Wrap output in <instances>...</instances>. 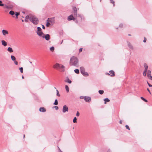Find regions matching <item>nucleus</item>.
<instances>
[{
  "label": "nucleus",
  "instance_id": "obj_1",
  "mask_svg": "<svg viewBox=\"0 0 152 152\" xmlns=\"http://www.w3.org/2000/svg\"><path fill=\"white\" fill-rule=\"evenodd\" d=\"M28 19H29L30 21L35 25H37L39 23V20L38 18L34 15L29 14V15L26 16L24 21L26 22H28Z\"/></svg>",
  "mask_w": 152,
  "mask_h": 152
},
{
  "label": "nucleus",
  "instance_id": "obj_2",
  "mask_svg": "<svg viewBox=\"0 0 152 152\" xmlns=\"http://www.w3.org/2000/svg\"><path fill=\"white\" fill-rule=\"evenodd\" d=\"M70 65L78 67H79L78 60L75 57H72L70 59L69 62Z\"/></svg>",
  "mask_w": 152,
  "mask_h": 152
},
{
  "label": "nucleus",
  "instance_id": "obj_3",
  "mask_svg": "<svg viewBox=\"0 0 152 152\" xmlns=\"http://www.w3.org/2000/svg\"><path fill=\"white\" fill-rule=\"evenodd\" d=\"M53 67L57 69H60L61 72H64L65 71V66L64 65L58 63H56L53 66Z\"/></svg>",
  "mask_w": 152,
  "mask_h": 152
},
{
  "label": "nucleus",
  "instance_id": "obj_4",
  "mask_svg": "<svg viewBox=\"0 0 152 152\" xmlns=\"http://www.w3.org/2000/svg\"><path fill=\"white\" fill-rule=\"evenodd\" d=\"M53 67L57 69H60L61 72H64L65 71V66L64 65L58 63H56L53 66Z\"/></svg>",
  "mask_w": 152,
  "mask_h": 152
},
{
  "label": "nucleus",
  "instance_id": "obj_5",
  "mask_svg": "<svg viewBox=\"0 0 152 152\" xmlns=\"http://www.w3.org/2000/svg\"><path fill=\"white\" fill-rule=\"evenodd\" d=\"M80 70L81 74L84 76H88V74L86 72H85V69L84 68L81 66L80 67Z\"/></svg>",
  "mask_w": 152,
  "mask_h": 152
},
{
  "label": "nucleus",
  "instance_id": "obj_6",
  "mask_svg": "<svg viewBox=\"0 0 152 152\" xmlns=\"http://www.w3.org/2000/svg\"><path fill=\"white\" fill-rule=\"evenodd\" d=\"M76 18L80 22H81L84 19V17L83 15H81L80 14H78L77 15H76L75 16Z\"/></svg>",
  "mask_w": 152,
  "mask_h": 152
},
{
  "label": "nucleus",
  "instance_id": "obj_7",
  "mask_svg": "<svg viewBox=\"0 0 152 152\" xmlns=\"http://www.w3.org/2000/svg\"><path fill=\"white\" fill-rule=\"evenodd\" d=\"M37 29L36 33L38 35L39 37H42V35H44V34L42 31V29L40 27H38Z\"/></svg>",
  "mask_w": 152,
  "mask_h": 152
},
{
  "label": "nucleus",
  "instance_id": "obj_8",
  "mask_svg": "<svg viewBox=\"0 0 152 152\" xmlns=\"http://www.w3.org/2000/svg\"><path fill=\"white\" fill-rule=\"evenodd\" d=\"M54 17L48 18L47 21H48L52 25H53L55 23Z\"/></svg>",
  "mask_w": 152,
  "mask_h": 152
},
{
  "label": "nucleus",
  "instance_id": "obj_9",
  "mask_svg": "<svg viewBox=\"0 0 152 152\" xmlns=\"http://www.w3.org/2000/svg\"><path fill=\"white\" fill-rule=\"evenodd\" d=\"M42 37L43 38H45V40L47 41H49L50 39V36L49 34H46L43 35L42 36Z\"/></svg>",
  "mask_w": 152,
  "mask_h": 152
},
{
  "label": "nucleus",
  "instance_id": "obj_10",
  "mask_svg": "<svg viewBox=\"0 0 152 152\" xmlns=\"http://www.w3.org/2000/svg\"><path fill=\"white\" fill-rule=\"evenodd\" d=\"M73 12L72 13L74 15V16H75L76 15H77V8L75 6H74L72 7Z\"/></svg>",
  "mask_w": 152,
  "mask_h": 152
},
{
  "label": "nucleus",
  "instance_id": "obj_11",
  "mask_svg": "<svg viewBox=\"0 0 152 152\" xmlns=\"http://www.w3.org/2000/svg\"><path fill=\"white\" fill-rule=\"evenodd\" d=\"M76 20V18L73 16V15H71L69 16L67 18L68 20L70 21L72 20Z\"/></svg>",
  "mask_w": 152,
  "mask_h": 152
},
{
  "label": "nucleus",
  "instance_id": "obj_12",
  "mask_svg": "<svg viewBox=\"0 0 152 152\" xmlns=\"http://www.w3.org/2000/svg\"><path fill=\"white\" fill-rule=\"evenodd\" d=\"M69 109L67 106L66 105H64L63 107L62 112L63 113H65L66 112H68Z\"/></svg>",
  "mask_w": 152,
  "mask_h": 152
},
{
  "label": "nucleus",
  "instance_id": "obj_13",
  "mask_svg": "<svg viewBox=\"0 0 152 152\" xmlns=\"http://www.w3.org/2000/svg\"><path fill=\"white\" fill-rule=\"evenodd\" d=\"M127 46L128 47L131 49L133 50L134 49L131 43L129 41H127Z\"/></svg>",
  "mask_w": 152,
  "mask_h": 152
},
{
  "label": "nucleus",
  "instance_id": "obj_14",
  "mask_svg": "<svg viewBox=\"0 0 152 152\" xmlns=\"http://www.w3.org/2000/svg\"><path fill=\"white\" fill-rule=\"evenodd\" d=\"M85 101L87 102H90L91 101V98L89 96H86L84 99Z\"/></svg>",
  "mask_w": 152,
  "mask_h": 152
},
{
  "label": "nucleus",
  "instance_id": "obj_15",
  "mask_svg": "<svg viewBox=\"0 0 152 152\" xmlns=\"http://www.w3.org/2000/svg\"><path fill=\"white\" fill-rule=\"evenodd\" d=\"M65 82L66 83H68L69 84L72 83V81L69 80L68 77H66V79L64 80Z\"/></svg>",
  "mask_w": 152,
  "mask_h": 152
},
{
  "label": "nucleus",
  "instance_id": "obj_16",
  "mask_svg": "<svg viewBox=\"0 0 152 152\" xmlns=\"http://www.w3.org/2000/svg\"><path fill=\"white\" fill-rule=\"evenodd\" d=\"M144 66L145 68L144 71L147 72V71L148 70V65L146 63H144Z\"/></svg>",
  "mask_w": 152,
  "mask_h": 152
},
{
  "label": "nucleus",
  "instance_id": "obj_17",
  "mask_svg": "<svg viewBox=\"0 0 152 152\" xmlns=\"http://www.w3.org/2000/svg\"><path fill=\"white\" fill-rule=\"evenodd\" d=\"M39 111L40 112L44 113L46 111V110L44 107H41L39 109Z\"/></svg>",
  "mask_w": 152,
  "mask_h": 152
},
{
  "label": "nucleus",
  "instance_id": "obj_18",
  "mask_svg": "<svg viewBox=\"0 0 152 152\" xmlns=\"http://www.w3.org/2000/svg\"><path fill=\"white\" fill-rule=\"evenodd\" d=\"M109 72L111 76L113 77L115 76V72L113 70H110L109 71Z\"/></svg>",
  "mask_w": 152,
  "mask_h": 152
},
{
  "label": "nucleus",
  "instance_id": "obj_19",
  "mask_svg": "<svg viewBox=\"0 0 152 152\" xmlns=\"http://www.w3.org/2000/svg\"><path fill=\"white\" fill-rule=\"evenodd\" d=\"M2 33L3 34L4 36L6 34H8V31L7 30L4 29H3L2 30Z\"/></svg>",
  "mask_w": 152,
  "mask_h": 152
},
{
  "label": "nucleus",
  "instance_id": "obj_20",
  "mask_svg": "<svg viewBox=\"0 0 152 152\" xmlns=\"http://www.w3.org/2000/svg\"><path fill=\"white\" fill-rule=\"evenodd\" d=\"M2 44L4 46H6L7 45V43L4 40H3L1 41Z\"/></svg>",
  "mask_w": 152,
  "mask_h": 152
},
{
  "label": "nucleus",
  "instance_id": "obj_21",
  "mask_svg": "<svg viewBox=\"0 0 152 152\" xmlns=\"http://www.w3.org/2000/svg\"><path fill=\"white\" fill-rule=\"evenodd\" d=\"M104 103L105 104H106L107 102H109L110 101V99L108 98H106L104 99Z\"/></svg>",
  "mask_w": 152,
  "mask_h": 152
},
{
  "label": "nucleus",
  "instance_id": "obj_22",
  "mask_svg": "<svg viewBox=\"0 0 152 152\" xmlns=\"http://www.w3.org/2000/svg\"><path fill=\"white\" fill-rule=\"evenodd\" d=\"M7 51L10 53H12L13 52V50L12 48L11 47H9L7 48Z\"/></svg>",
  "mask_w": 152,
  "mask_h": 152
},
{
  "label": "nucleus",
  "instance_id": "obj_23",
  "mask_svg": "<svg viewBox=\"0 0 152 152\" xmlns=\"http://www.w3.org/2000/svg\"><path fill=\"white\" fill-rule=\"evenodd\" d=\"M147 77H149V76H150L151 75V72L150 70H148L147 71Z\"/></svg>",
  "mask_w": 152,
  "mask_h": 152
},
{
  "label": "nucleus",
  "instance_id": "obj_24",
  "mask_svg": "<svg viewBox=\"0 0 152 152\" xmlns=\"http://www.w3.org/2000/svg\"><path fill=\"white\" fill-rule=\"evenodd\" d=\"M11 58L12 60L13 61L16 60V58L14 56L11 55Z\"/></svg>",
  "mask_w": 152,
  "mask_h": 152
},
{
  "label": "nucleus",
  "instance_id": "obj_25",
  "mask_svg": "<svg viewBox=\"0 0 152 152\" xmlns=\"http://www.w3.org/2000/svg\"><path fill=\"white\" fill-rule=\"evenodd\" d=\"M9 14L12 15H13L15 13L14 11L11 10L10 11Z\"/></svg>",
  "mask_w": 152,
  "mask_h": 152
},
{
  "label": "nucleus",
  "instance_id": "obj_26",
  "mask_svg": "<svg viewBox=\"0 0 152 152\" xmlns=\"http://www.w3.org/2000/svg\"><path fill=\"white\" fill-rule=\"evenodd\" d=\"M58 100L57 99H56L55 100V102L54 103H53V104L54 105H57L58 104Z\"/></svg>",
  "mask_w": 152,
  "mask_h": 152
},
{
  "label": "nucleus",
  "instance_id": "obj_27",
  "mask_svg": "<svg viewBox=\"0 0 152 152\" xmlns=\"http://www.w3.org/2000/svg\"><path fill=\"white\" fill-rule=\"evenodd\" d=\"M51 25V24L48 21H47L46 26L47 27H48L50 25Z\"/></svg>",
  "mask_w": 152,
  "mask_h": 152
},
{
  "label": "nucleus",
  "instance_id": "obj_28",
  "mask_svg": "<svg viewBox=\"0 0 152 152\" xmlns=\"http://www.w3.org/2000/svg\"><path fill=\"white\" fill-rule=\"evenodd\" d=\"M98 92L100 94L102 95L104 93V91L102 90H100L98 91Z\"/></svg>",
  "mask_w": 152,
  "mask_h": 152
},
{
  "label": "nucleus",
  "instance_id": "obj_29",
  "mask_svg": "<svg viewBox=\"0 0 152 152\" xmlns=\"http://www.w3.org/2000/svg\"><path fill=\"white\" fill-rule=\"evenodd\" d=\"M76 74H79V70L78 69H76L74 70Z\"/></svg>",
  "mask_w": 152,
  "mask_h": 152
},
{
  "label": "nucleus",
  "instance_id": "obj_30",
  "mask_svg": "<svg viewBox=\"0 0 152 152\" xmlns=\"http://www.w3.org/2000/svg\"><path fill=\"white\" fill-rule=\"evenodd\" d=\"M65 88L66 89V91H67V92H68L69 91V88L68 86L66 85L65 86Z\"/></svg>",
  "mask_w": 152,
  "mask_h": 152
},
{
  "label": "nucleus",
  "instance_id": "obj_31",
  "mask_svg": "<svg viewBox=\"0 0 152 152\" xmlns=\"http://www.w3.org/2000/svg\"><path fill=\"white\" fill-rule=\"evenodd\" d=\"M50 49L51 51L53 52L55 48L53 46H52L50 48Z\"/></svg>",
  "mask_w": 152,
  "mask_h": 152
},
{
  "label": "nucleus",
  "instance_id": "obj_32",
  "mask_svg": "<svg viewBox=\"0 0 152 152\" xmlns=\"http://www.w3.org/2000/svg\"><path fill=\"white\" fill-rule=\"evenodd\" d=\"M140 98L141 99H142V100L144 101L145 102H148V100L147 99H145V98H144L143 97H140Z\"/></svg>",
  "mask_w": 152,
  "mask_h": 152
},
{
  "label": "nucleus",
  "instance_id": "obj_33",
  "mask_svg": "<svg viewBox=\"0 0 152 152\" xmlns=\"http://www.w3.org/2000/svg\"><path fill=\"white\" fill-rule=\"evenodd\" d=\"M20 15V13L19 12H15V15L16 16V18H18V16Z\"/></svg>",
  "mask_w": 152,
  "mask_h": 152
},
{
  "label": "nucleus",
  "instance_id": "obj_34",
  "mask_svg": "<svg viewBox=\"0 0 152 152\" xmlns=\"http://www.w3.org/2000/svg\"><path fill=\"white\" fill-rule=\"evenodd\" d=\"M77 118L76 117H75L73 119V122L74 123H76L77 122Z\"/></svg>",
  "mask_w": 152,
  "mask_h": 152
},
{
  "label": "nucleus",
  "instance_id": "obj_35",
  "mask_svg": "<svg viewBox=\"0 0 152 152\" xmlns=\"http://www.w3.org/2000/svg\"><path fill=\"white\" fill-rule=\"evenodd\" d=\"M110 2L111 3L113 4V6H115V1L113 0H110Z\"/></svg>",
  "mask_w": 152,
  "mask_h": 152
},
{
  "label": "nucleus",
  "instance_id": "obj_36",
  "mask_svg": "<svg viewBox=\"0 0 152 152\" xmlns=\"http://www.w3.org/2000/svg\"><path fill=\"white\" fill-rule=\"evenodd\" d=\"M56 95L58 96H60V94H59V92L58 90L56 89Z\"/></svg>",
  "mask_w": 152,
  "mask_h": 152
},
{
  "label": "nucleus",
  "instance_id": "obj_37",
  "mask_svg": "<svg viewBox=\"0 0 152 152\" xmlns=\"http://www.w3.org/2000/svg\"><path fill=\"white\" fill-rule=\"evenodd\" d=\"M19 69L20 70V72L21 73H22L23 72V67H21L20 68H19Z\"/></svg>",
  "mask_w": 152,
  "mask_h": 152
},
{
  "label": "nucleus",
  "instance_id": "obj_38",
  "mask_svg": "<svg viewBox=\"0 0 152 152\" xmlns=\"http://www.w3.org/2000/svg\"><path fill=\"white\" fill-rule=\"evenodd\" d=\"M86 96H82L80 97V99H85V98L86 97Z\"/></svg>",
  "mask_w": 152,
  "mask_h": 152
},
{
  "label": "nucleus",
  "instance_id": "obj_39",
  "mask_svg": "<svg viewBox=\"0 0 152 152\" xmlns=\"http://www.w3.org/2000/svg\"><path fill=\"white\" fill-rule=\"evenodd\" d=\"M147 72H145L144 71L143 72V75L144 76H146L147 75Z\"/></svg>",
  "mask_w": 152,
  "mask_h": 152
},
{
  "label": "nucleus",
  "instance_id": "obj_40",
  "mask_svg": "<svg viewBox=\"0 0 152 152\" xmlns=\"http://www.w3.org/2000/svg\"><path fill=\"white\" fill-rule=\"evenodd\" d=\"M125 127H126V129H128L129 130H130V128H129V126L128 125H126L125 126Z\"/></svg>",
  "mask_w": 152,
  "mask_h": 152
},
{
  "label": "nucleus",
  "instance_id": "obj_41",
  "mask_svg": "<svg viewBox=\"0 0 152 152\" xmlns=\"http://www.w3.org/2000/svg\"><path fill=\"white\" fill-rule=\"evenodd\" d=\"M119 27L120 28H122L123 27V24L122 23H120L119 25Z\"/></svg>",
  "mask_w": 152,
  "mask_h": 152
},
{
  "label": "nucleus",
  "instance_id": "obj_42",
  "mask_svg": "<svg viewBox=\"0 0 152 152\" xmlns=\"http://www.w3.org/2000/svg\"><path fill=\"white\" fill-rule=\"evenodd\" d=\"M80 115V113L77 111V112L76 115L77 117H78Z\"/></svg>",
  "mask_w": 152,
  "mask_h": 152
},
{
  "label": "nucleus",
  "instance_id": "obj_43",
  "mask_svg": "<svg viewBox=\"0 0 152 152\" xmlns=\"http://www.w3.org/2000/svg\"><path fill=\"white\" fill-rule=\"evenodd\" d=\"M82 49H83V48H80L79 50V53H80L81 52H82Z\"/></svg>",
  "mask_w": 152,
  "mask_h": 152
},
{
  "label": "nucleus",
  "instance_id": "obj_44",
  "mask_svg": "<svg viewBox=\"0 0 152 152\" xmlns=\"http://www.w3.org/2000/svg\"><path fill=\"white\" fill-rule=\"evenodd\" d=\"M14 61V62L15 63V64L16 65H18V62L16 61Z\"/></svg>",
  "mask_w": 152,
  "mask_h": 152
},
{
  "label": "nucleus",
  "instance_id": "obj_45",
  "mask_svg": "<svg viewBox=\"0 0 152 152\" xmlns=\"http://www.w3.org/2000/svg\"><path fill=\"white\" fill-rule=\"evenodd\" d=\"M146 40H147V39L146 38H145V37H144V40H143V42H146Z\"/></svg>",
  "mask_w": 152,
  "mask_h": 152
},
{
  "label": "nucleus",
  "instance_id": "obj_46",
  "mask_svg": "<svg viewBox=\"0 0 152 152\" xmlns=\"http://www.w3.org/2000/svg\"><path fill=\"white\" fill-rule=\"evenodd\" d=\"M54 107L55 108L56 110H57L58 109V107L57 106H54Z\"/></svg>",
  "mask_w": 152,
  "mask_h": 152
},
{
  "label": "nucleus",
  "instance_id": "obj_47",
  "mask_svg": "<svg viewBox=\"0 0 152 152\" xmlns=\"http://www.w3.org/2000/svg\"><path fill=\"white\" fill-rule=\"evenodd\" d=\"M79 22H80V21H79L78 20H77L75 21V22L76 23H79Z\"/></svg>",
  "mask_w": 152,
  "mask_h": 152
},
{
  "label": "nucleus",
  "instance_id": "obj_48",
  "mask_svg": "<svg viewBox=\"0 0 152 152\" xmlns=\"http://www.w3.org/2000/svg\"><path fill=\"white\" fill-rule=\"evenodd\" d=\"M147 90L148 91V92H149V93L151 94V92L150 91L149 89L148 88H147Z\"/></svg>",
  "mask_w": 152,
  "mask_h": 152
},
{
  "label": "nucleus",
  "instance_id": "obj_49",
  "mask_svg": "<svg viewBox=\"0 0 152 152\" xmlns=\"http://www.w3.org/2000/svg\"><path fill=\"white\" fill-rule=\"evenodd\" d=\"M148 78L152 80V76L150 75V76H149V77Z\"/></svg>",
  "mask_w": 152,
  "mask_h": 152
},
{
  "label": "nucleus",
  "instance_id": "obj_50",
  "mask_svg": "<svg viewBox=\"0 0 152 152\" xmlns=\"http://www.w3.org/2000/svg\"><path fill=\"white\" fill-rule=\"evenodd\" d=\"M42 25V28L43 29H45V27L43 25Z\"/></svg>",
  "mask_w": 152,
  "mask_h": 152
},
{
  "label": "nucleus",
  "instance_id": "obj_51",
  "mask_svg": "<svg viewBox=\"0 0 152 152\" xmlns=\"http://www.w3.org/2000/svg\"><path fill=\"white\" fill-rule=\"evenodd\" d=\"M106 75H110V73H107V72L106 73Z\"/></svg>",
  "mask_w": 152,
  "mask_h": 152
},
{
  "label": "nucleus",
  "instance_id": "obj_52",
  "mask_svg": "<svg viewBox=\"0 0 152 152\" xmlns=\"http://www.w3.org/2000/svg\"><path fill=\"white\" fill-rule=\"evenodd\" d=\"M4 5V4L2 3H1V4H0V6H3Z\"/></svg>",
  "mask_w": 152,
  "mask_h": 152
},
{
  "label": "nucleus",
  "instance_id": "obj_53",
  "mask_svg": "<svg viewBox=\"0 0 152 152\" xmlns=\"http://www.w3.org/2000/svg\"><path fill=\"white\" fill-rule=\"evenodd\" d=\"M122 121L121 120H120L119 121V123L120 124H122Z\"/></svg>",
  "mask_w": 152,
  "mask_h": 152
},
{
  "label": "nucleus",
  "instance_id": "obj_54",
  "mask_svg": "<svg viewBox=\"0 0 152 152\" xmlns=\"http://www.w3.org/2000/svg\"><path fill=\"white\" fill-rule=\"evenodd\" d=\"M149 87H152V85H151V84H148V85Z\"/></svg>",
  "mask_w": 152,
  "mask_h": 152
},
{
  "label": "nucleus",
  "instance_id": "obj_55",
  "mask_svg": "<svg viewBox=\"0 0 152 152\" xmlns=\"http://www.w3.org/2000/svg\"><path fill=\"white\" fill-rule=\"evenodd\" d=\"M58 151L59 152L60 151V150H61L58 146Z\"/></svg>",
  "mask_w": 152,
  "mask_h": 152
},
{
  "label": "nucleus",
  "instance_id": "obj_56",
  "mask_svg": "<svg viewBox=\"0 0 152 152\" xmlns=\"http://www.w3.org/2000/svg\"><path fill=\"white\" fill-rule=\"evenodd\" d=\"M107 152H111V151L110 149H108Z\"/></svg>",
  "mask_w": 152,
  "mask_h": 152
},
{
  "label": "nucleus",
  "instance_id": "obj_57",
  "mask_svg": "<svg viewBox=\"0 0 152 152\" xmlns=\"http://www.w3.org/2000/svg\"><path fill=\"white\" fill-rule=\"evenodd\" d=\"M25 137V134H24L23 135V138L24 139Z\"/></svg>",
  "mask_w": 152,
  "mask_h": 152
},
{
  "label": "nucleus",
  "instance_id": "obj_58",
  "mask_svg": "<svg viewBox=\"0 0 152 152\" xmlns=\"http://www.w3.org/2000/svg\"><path fill=\"white\" fill-rule=\"evenodd\" d=\"M22 77L23 79L24 78V77H23V75H22Z\"/></svg>",
  "mask_w": 152,
  "mask_h": 152
},
{
  "label": "nucleus",
  "instance_id": "obj_59",
  "mask_svg": "<svg viewBox=\"0 0 152 152\" xmlns=\"http://www.w3.org/2000/svg\"><path fill=\"white\" fill-rule=\"evenodd\" d=\"M2 1L1 0H0V4H1V3Z\"/></svg>",
  "mask_w": 152,
  "mask_h": 152
},
{
  "label": "nucleus",
  "instance_id": "obj_60",
  "mask_svg": "<svg viewBox=\"0 0 152 152\" xmlns=\"http://www.w3.org/2000/svg\"><path fill=\"white\" fill-rule=\"evenodd\" d=\"M147 83L148 84H148H150V83H148V81H147Z\"/></svg>",
  "mask_w": 152,
  "mask_h": 152
},
{
  "label": "nucleus",
  "instance_id": "obj_61",
  "mask_svg": "<svg viewBox=\"0 0 152 152\" xmlns=\"http://www.w3.org/2000/svg\"><path fill=\"white\" fill-rule=\"evenodd\" d=\"M21 20H22V22H23L24 21V20L23 19H21Z\"/></svg>",
  "mask_w": 152,
  "mask_h": 152
},
{
  "label": "nucleus",
  "instance_id": "obj_62",
  "mask_svg": "<svg viewBox=\"0 0 152 152\" xmlns=\"http://www.w3.org/2000/svg\"><path fill=\"white\" fill-rule=\"evenodd\" d=\"M22 13H24V14L25 13V12H23V11L22 12Z\"/></svg>",
  "mask_w": 152,
  "mask_h": 152
},
{
  "label": "nucleus",
  "instance_id": "obj_63",
  "mask_svg": "<svg viewBox=\"0 0 152 152\" xmlns=\"http://www.w3.org/2000/svg\"><path fill=\"white\" fill-rule=\"evenodd\" d=\"M115 28L117 29H118V27H116V28Z\"/></svg>",
  "mask_w": 152,
  "mask_h": 152
},
{
  "label": "nucleus",
  "instance_id": "obj_64",
  "mask_svg": "<svg viewBox=\"0 0 152 152\" xmlns=\"http://www.w3.org/2000/svg\"><path fill=\"white\" fill-rule=\"evenodd\" d=\"M59 152H63L61 150H60V151Z\"/></svg>",
  "mask_w": 152,
  "mask_h": 152
}]
</instances>
